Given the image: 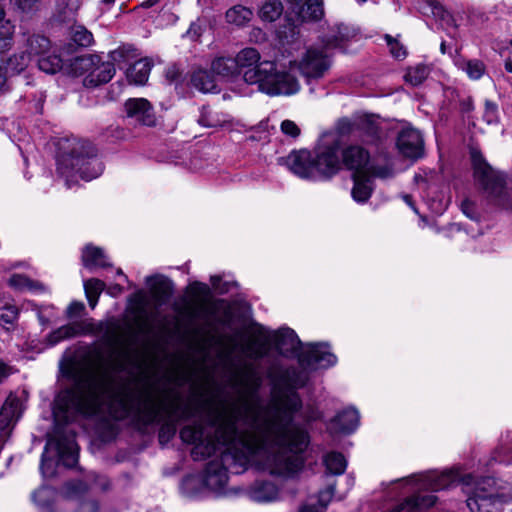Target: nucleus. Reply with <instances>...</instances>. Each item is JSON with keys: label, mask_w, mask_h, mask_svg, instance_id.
<instances>
[{"label": "nucleus", "mask_w": 512, "mask_h": 512, "mask_svg": "<svg viewBox=\"0 0 512 512\" xmlns=\"http://www.w3.org/2000/svg\"><path fill=\"white\" fill-rule=\"evenodd\" d=\"M237 384L240 402L211 405L206 401L207 427L199 422L180 430L182 441L194 444L191 456L195 461L214 457L204 475L205 485L212 490L226 485L229 470L238 474L249 466L293 477L303 469V454L310 444L308 432L294 423L303 406L295 390L280 391L267 405H260L262 377L252 366Z\"/></svg>", "instance_id": "obj_1"}, {"label": "nucleus", "mask_w": 512, "mask_h": 512, "mask_svg": "<svg viewBox=\"0 0 512 512\" xmlns=\"http://www.w3.org/2000/svg\"><path fill=\"white\" fill-rule=\"evenodd\" d=\"M117 397L125 414L135 413L144 425L162 424L159 430L161 444L173 438L179 421L197 414V408L191 402H183L181 396L171 390L156 395L154 388L147 386L138 392L125 390Z\"/></svg>", "instance_id": "obj_2"}, {"label": "nucleus", "mask_w": 512, "mask_h": 512, "mask_svg": "<svg viewBox=\"0 0 512 512\" xmlns=\"http://www.w3.org/2000/svg\"><path fill=\"white\" fill-rule=\"evenodd\" d=\"M127 369V359L119 354L104 363L97 375L78 382L73 388L61 391L55 399L54 416L68 421L73 414H91L100 406L103 396L114 382V374Z\"/></svg>", "instance_id": "obj_3"}, {"label": "nucleus", "mask_w": 512, "mask_h": 512, "mask_svg": "<svg viewBox=\"0 0 512 512\" xmlns=\"http://www.w3.org/2000/svg\"><path fill=\"white\" fill-rule=\"evenodd\" d=\"M235 60L239 75L248 85H256L257 90L270 96L293 95L300 90V84L289 72L278 71L271 61H261L256 48L247 47L240 50Z\"/></svg>", "instance_id": "obj_4"}, {"label": "nucleus", "mask_w": 512, "mask_h": 512, "mask_svg": "<svg viewBox=\"0 0 512 512\" xmlns=\"http://www.w3.org/2000/svg\"><path fill=\"white\" fill-rule=\"evenodd\" d=\"M405 480L415 483L420 490L430 491H440L462 483L463 491L467 494L466 504L471 512H500L502 510V501L497 495L486 490L485 481L476 483L473 489L469 488L472 481L471 475L460 479L458 473L454 471L427 472L410 476Z\"/></svg>", "instance_id": "obj_5"}, {"label": "nucleus", "mask_w": 512, "mask_h": 512, "mask_svg": "<svg viewBox=\"0 0 512 512\" xmlns=\"http://www.w3.org/2000/svg\"><path fill=\"white\" fill-rule=\"evenodd\" d=\"M59 151L57 171L66 179L68 187L77 176L90 181L102 174V162L96 155L95 147L89 141L75 137L63 139L59 142Z\"/></svg>", "instance_id": "obj_6"}, {"label": "nucleus", "mask_w": 512, "mask_h": 512, "mask_svg": "<svg viewBox=\"0 0 512 512\" xmlns=\"http://www.w3.org/2000/svg\"><path fill=\"white\" fill-rule=\"evenodd\" d=\"M274 341L278 352L285 357H297L305 369L329 368L337 362L327 343H310L302 350L303 344L295 331L283 327L274 332Z\"/></svg>", "instance_id": "obj_7"}, {"label": "nucleus", "mask_w": 512, "mask_h": 512, "mask_svg": "<svg viewBox=\"0 0 512 512\" xmlns=\"http://www.w3.org/2000/svg\"><path fill=\"white\" fill-rule=\"evenodd\" d=\"M470 154L476 183L492 202L512 211V188L504 187L503 174L495 171L479 151L472 149Z\"/></svg>", "instance_id": "obj_8"}, {"label": "nucleus", "mask_w": 512, "mask_h": 512, "mask_svg": "<svg viewBox=\"0 0 512 512\" xmlns=\"http://www.w3.org/2000/svg\"><path fill=\"white\" fill-rule=\"evenodd\" d=\"M54 450L59 462L66 467H73L78 461V446L75 434L63 427H56L54 433L48 436L41 456L40 471L45 478L55 475V462L47 457V453Z\"/></svg>", "instance_id": "obj_9"}, {"label": "nucleus", "mask_w": 512, "mask_h": 512, "mask_svg": "<svg viewBox=\"0 0 512 512\" xmlns=\"http://www.w3.org/2000/svg\"><path fill=\"white\" fill-rule=\"evenodd\" d=\"M109 57L112 62H103L98 55H88L77 58V62L82 68L89 70L84 79V84L89 87H96L109 82L114 74V63L127 62L136 57V50L131 46H121L111 51Z\"/></svg>", "instance_id": "obj_10"}, {"label": "nucleus", "mask_w": 512, "mask_h": 512, "mask_svg": "<svg viewBox=\"0 0 512 512\" xmlns=\"http://www.w3.org/2000/svg\"><path fill=\"white\" fill-rule=\"evenodd\" d=\"M340 153L341 143L339 138L329 135L321 140L313 157L315 181L328 180L341 170Z\"/></svg>", "instance_id": "obj_11"}, {"label": "nucleus", "mask_w": 512, "mask_h": 512, "mask_svg": "<svg viewBox=\"0 0 512 512\" xmlns=\"http://www.w3.org/2000/svg\"><path fill=\"white\" fill-rule=\"evenodd\" d=\"M332 64L331 57L323 48H309L299 61L290 63L292 69H297L303 77L310 81L324 77Z\"/></svg>", "instance_id": "obj_12"}, {"label": "nucleus", "mask_w": 512, "mask_h": 512, "mask_svg": "<svg viewBox=\"0 0 512 512\" xmlns=\"http://www.w3.org/2000/svg\"><path fill=\"white\" fill-rule=\"evenodd\" d=\"M109 487V481L105 476L98 475L96 472H89L84 480L74 479L64 483L61 489L63 498L71 501H81L90 490L100 488L106 490Z\"/></svg>", "instance_id": "obj_13"}, {"label": "nucleus", "mask_w": 512, "mask_h": 512, "mask_svg": "<svg viewBox=\"0 0 512 512\" xmlns=\"http://www.w3.org/2000/svg\"><path fill=\"white\" fill-rule=\"evenodd\" d=\"M280 162L296 176L315 181L314 158L308 150L292 151L285 158H280Z\"/></svg>", "instance_id": "obj_14"}, {"label": "nucleus", "mask_w": 512, "mask_h": 512, "mask_svg": "<svg viewBox=\"0 0 512 512\" xmlns=\"http://www.w3.org/2000/svg\"><path fill=\"white\" fill-rule=\"evenodd\" d=\"M127 118L135 124L154 126L156 116L151 103L145 98H129L124 104Z\"/></svg>", "instance_id": "obj_15"}, {"label": "nucleus", "mask_w": 512, "mask_h": 512, "mask_svg": "<svg viewBox=\"0 0 512 512\" xmlns=\"http://www.w3.org/2000/svg\"><path fill=\"white\" fill-rule=\"evenodd\" d=\"M342 164L354 171L353 174L374 173L375 169L370 164V155L367 150L358 145L348 146L341 152Z\"/></svg>", "instance_id": "obj_16"}, {"label": "nucleus", "mask_w": 512, "mask_h": 512, "mask_svg": "<svg viewBox=\"0 0 512 512\" xmlns=\"http://www.w3.org/2000/svg\"><path fill=\"white\" fill-rule=\"evenodd\" d=\"M22 414L20 399L10 394L0 409V432L3 437H8Z\"/></svg>", "instance_id": "obj_17"}, {"label": "nucleus", "mask_w": 512, "mask_h": 512, "mask_svg": "<svg viewBox=\"0 0 512 512\" xmlns=\"http://www.w3.org/2000/svg\"><path fill=\"white\" fill-rule=\"evenodd\" d=\"M397 147L399 152L412 159H417L423 152V140L420 132L413 128H404L398 135Z\"/></svg>", "instance_id": "obj_18"}, {"label": "nucleus", "mask_w": 512, "mask_h": 512, "mask_svg": "<svg viewBox=\"0 0 512 512\" xmlns=\"http://www.w3.org/2000/svg\"><path fill=\"white\" fill-rule=\"evenodd\" d=\"M31 60L24 51L11 55L5 61L0 57V91L6 84L7 76L21 73L28 67Z\"/></svg>", "instance_id": "obj_19"}, {"label": "nucleus", "mask_w": 512, "mask_h": 512, "mask_svg": "<svg viewBox=\"0 0 512 512\" xmlns=\"http://www.w3.org/2000/svg\"><path fill=\"white\" fill-rule=\"evenodd\" d=\"M382 176L374 171V173L353 174L354 185L351 191V196L354 201L358 203H365L373 192V179L372 176Z\"/></svg>", "instance_id": "obj_20"}, {"label": "nucleus", "mask_w": 512, "mask_h": 512, "mask_svg": "<svg viewBox=\"0 0 512 512\" xmlns=\"http://www.w3.org/2000/svg\"><path fill=\"white\" fill-rule=\"evenodd\" d=\"M359 421V412L354 408H347L331 420L330 429L335 432L350 434L357 429Z\"/></svg>", "instance_id": "obj_21"}, {"label": "nucleus", "mask_w": 512, "mask_h": 512, "mask_svg": "<svg viewBox=\"0 0 512 512\" xmlns=\"http://www.w3.org/2000/svg\"><path fill=\"white\" fill-rule=\"evenodd\" d=\"M146 282L156 304L165 305L173 294V283L164 276L147 277Z\"/></svg>", "instance_id": "obj_22"}, {"label": "nucleus", "mask_w": 512, "mask_h": 512, "mask_svg": "<svg viewBox=\"0 0 512 512\" xmlns=\"http://www.w3.org/2000/svg\"><path fill=\"white\" fill-rule=\"evenodd\" d=\"M293 11L300 21H317L324 15L323 0H307L304 4L294 3Z\"/></svg>", "instance_id": "obj_23"}, {"label": "nucleus", "mask_w": 512, "mask_h": 512, "mask_svg": "<svg viewBox=\"0 0 512 512\" xmlns=\"http://www.w3.org/2000/svg\"><path fill=\"white\" fill-rule=\"evenodd\" d=\"M89 331L88 327L83 322H73L63 325L48 335V343L56 345L59 342L75 336L84 335Z\"/></svg>", "instance_id": "obj_24"}, {"label": "nucleus", "mask_w": 512, "mask_h": 512, "mask_svg": "<svg viewBox=\"0 0 512 512\" xmlns=\"http://www.w3.org/2000/svg\"><path fill=\"white\" fill-rule=\"evenodd\" d=\"M82 263L83 266L89 270L111 266L104 251L93 245H86L84 247L82 251Z\"/></svg>", "instance_id": "obj_25"}, {"label": "nucleus", "mask_w": 512, "mask_h": 512, "mask_svg": "<svg viewBox=\"0 0 512 512\" xmlns=\"http://www.w3.org/2000/svg\"><path fill=\"white\" fill-rule=\"evenodd\" d=\"M454 65L473 81L481 79L486 73V65L479 59H467L459 55L454 58Z\"/></svg>", "instance_id": "obj_26"}, {"label": "nucleus", "mask_w": 512, "mask_h": 512, "mask_svg": "<svg viewBox=\"0 0 512 512\" xmlns=\"http://www.w3.org/2000/svg\"><path fill=\"white\" fill-rule=\"evenodd\" d=\"M23 48L27 55L31 57L41 56L48 52L50 48V40L40 34L23 33Z\"/></svg>", "instance_id": "obj_27"}, {"label": "nucleus", "mask_w": 512, "mask_h": 512, "mask_svg": "<svg viewBox=\"0 0 512 512\" xmlns=\"http://www.w3.org/2000/svg\"><path fill=\"white\" fill-rule=\"evenodd\" d=\"M211 69L227 81H233L239 76L235 57H218L212 61Z\"/></svg>", "instance_id": "obj_28"}, {"label": "nucleus", "mask_w": 512, "mask_h": 512, "mask_svg": "<svg viewBox=\"0 0 512 512\" xmlns=\"http://www.w3.org/2000/svg\"><path fill=\"white\" fill-rule=\"evenodd\" d=\"M251 498L257 502H271L278 497V488L269 481H257L251 489Z\"/></svg>", "instance_id": "obj_29"}, {"label": "nucleus", "mask_w": 512, "mask_h": 512, "mask_svg": "<svg viewBox=\"0 0 512 512\" xmlns=\"http://www.w3.org/2000/svg\"><path fill=\"white\" fill-rule=\"evenodd\" d=\"M152 64L146 59L135 61L127 70V79L136 85H143L148 80Z\"/></svg>", "instance_id": "obj_30"}, {"label": "nucleus", "mask_w": 512, "mask_h": 512, "mask_svg": "<svg viewBox=\"0 0 512 512\" xmlns=\"http://www.w3.org/2000/svg\"><path fill=\"white\" fill-rule=\"evenodd\" d=\"M191 84L195 89L203 93H216L219 91L214 77L206 70L199 69L194 71L191 75Z\"/></svg>", "instance_id": "obj_31"}, {"label": "nucleus", "mask_w": 512, "mask_h": 512, "mask_svg": "<svg viewBox=\"0 0 512 512\" xmlns=\"http://www.w3.org/2000/svg\"><path fill=\"white\" fill-rule=\"evenodd\" d=\"M253 15L252 9L243 5H235L226 11L225 18L229 24L242 27L252 20Z\"/></svg>", "instance_id": "obj_32"}, {"label": "nucleus", "mask_w": 512, "mask_h": 512, "mask_svg": "<svg viewBox=\"0 0 512 512\" xmlns=\"http://www.w3.org/2000/svg\"><path fill=\"white\" fill-rule=\"evenodd\" d=\"M437 234H443L447 237H459L471 235L475 238L484 233L481 226H435Z\"/></svg>", "instance_id": "obj_33"}, {"label": "nucleus", "mask_w": 512, "mask_h": 512, "mask_svg": "<svg viewBox=\"0 0 512 512\" xmlns=\"http://www.w3.org/2000/svg\"><path fill=\"white\" fill-rule=\"evenodd\" d=\"M323 464L326 468V474L342 475L347 467V461L340 452H328L323 456Z\"/></svg>", "instance_id": "obj_34"}, {"label": "nucleus", "mask_w": 512, "mask_h": 512, "mask_svg": "<svg viewBox=\"0 0 512 512\" xmlns=\"http://www.w3.org/2000/svg\"><path fill=\"white\" fill-rule=\"evenodd\" d=\"M15 26L8 19H5V11L0 5V52L11 48Z\"/></svg>", "instance_id": "obj_35"}, {"label": "nucleus", "mask_w": 512, "mask_h": 512, "mask_svg": "<svg viewBox=\"0 0 512 512\" xmlns=\"http://www.w3.org/2000/svg\"><path fill=\"white\" fill-rule=\"evenodd\" d=\"M227 122V117L225 114L214 111L209 107L203 106L200 110V116L198 118V123L207 128H216L222 126Z\"/></svg>", "instance_id": "obj_36"}, {"label": "nucleus", "mask_w": 512, "mask_h": 512, "mask_svg": "<svg viewBox=\"0 0 512 512\" xmlns=\"http://www.w3.org/2000/svg\"><path fill=\"white\" fill-rule=\"evenodd\" d=\"M282 13L283 5L279 0H267L258 10V16L264 22H274Z\"/></svg>", "instance_id": "obj_37"}, {"label": "nucleus", "mask_w": 512, "mask_h": 512, "mask_svg": "<svg viewBox=\"0 0 512 512\" xmlns=\"http://www.w3.org/2000/svg\"><path fill=\"white\" fill-rule=\"evenodd\" d=\"M431 69L428 65L419 63L407 68L404 79L413 86L422 84L429 76Z\"/></svg>", "instance_id": "obj_38"}, {"label": "nucleus", "mask_w": 512, "mask_h": 512, "mask_svg": "<svg viewBox=\"0 0 512 512\" xmlns=\"http://www.w3.org/2000/svg\"><path fill=\"white\" fill-rule=\"evenodd\" d=\"M70 38L73 44L69 45V51L74 50L75 46L88 47L93 42V35L84 26L74 25L70 29Z\"/></svg>", "instance_id": "obj_39"}, {"label": "nucleus", "mask_w": 512, "mask_h": 512, "mask_svg": "<svg viewBox=\"0 0 512 512\" xmlns=\"http://www.w3.org/2000/svg\"><path fill=\"white\" fill-rule=\"evenodd\" d=\"M8 285L18 291L30 290H44V286L37 282L29 279L25 275L22 274H13L8 280Z\"/></svg>", "instance_id": "obj_40"}, {"label": "nucleus", "mask_w": 512, "mask_h": 512, "mask_svg": "<svg viewBox=\"0 0 512 512\" xmlns=\"http://www.w3.org/2000/svg\"><path fill=\"white\" fill-rule=\"evenodd\" d=\"M105 289V283L102 280L91 278L84 281V290L91 308H95L101 292Z\"/></svg>", "instance_id": "obj_41"}, {"label": "nucleus", "mask_w": 512, "mask_h": 512, "mask_svg": "<svg viewBox=\"0 0 512 512\" xmlns=\"http://www.w3.org/2000/svg\"><path fill=\"white\" fill-rule=\"evenodd\" d=\"M241 351L250 359L259 360L268 353L267 342L249 341L241 346Z\"/></svg>", "instance_id": "obj_42"}, {"label": "nucleus", "mask_w": 512, "mask_h": 512, "mask_svg": "<svg viewBox=\"0 0 512 512\" xmlns=\"http://www.w3.org/2000/svg\"><path fill=\"white\" fill-rule=\"evenodd\" d=\"M63 60L59 55H41L38 60V67L41 71L48 74H55L62 68Z\"/></svg>", "instance_id": "obj_43"}, {"label": "nucleus", "mask_w": 512, "mask_h": 512, "mask_svg": "<svg viewBox=\"0 0 512 512\" xmlns=\"http://www.w3.org/2000/svg\"><path fill=\"white\" fill-rule=\"evenodd\" d=\"M19 311L14 305H8L0 311V326L9 331L18 319Z\"/></svg>", "instance_id": "obj_44"}, {"label": "nucleus", "mask_w": 512, "mask_h": 512, "mask_svg": "<svg viewBox=\"0 0 512 512\" xmlns=\"http://www.w3.org/2000/svg\"><path fill=\"white\" fill-rule=\"evenodd\" d=\"M336 491V484H329L325 489L320 490L317 494V503L315 504L324 512L327 511L328 505L331 502Z\"/></svg>", "instance_id": "obj_45"}, {"label": "nucleus", "mask_w": 512, "mask_h": 512, "mask_svg": "<svg viewBox=\"0 0 512 512\" xmlns=\"http://www.w3.org/2000/svg\"><path fill=\"white\" fill-rule=\"evenodd\" d=\"M430 7L433 16L438 18L442 22V24H446L447 26L453 27L456 26L455 20L452 17V15L447 10H445L441 4L437 2H432Z\"/></svg>", "instance_id": "obj_46"}, {"label": "nucleus", "mask_w": 512, "mask_h": 512, "mask_svg": "<svg viewBox=\"0 0 512 512\" xmlns=\"http://www.w3.org/2000/svg\"><path fill=\"white\" fill-rule=\"evenodd\" d=\"M385 39L387 41V45L390 49V53L396 59H403L406 57V49L405 47L399 43L398 40L392 38L390 35H386Z\"/></svg>", "instance_id": "obj_47"}, {"label": "nucleus", "mask_w": 512, "mask_h": 512, "mask_svg": "<svg viewBox=\"0 0 512 512\" xmlns=\"http://www.w3.org/2000/svg\"><path fill=\"white\" fill-rule=\"evenodd\" d=\"M483 118L488 124H494L498 122V107L494 102L489 100L485 101Z\"/></svg>", "instance_id": "obj_48"}, {"label": "nucleus", "mask_w": 512, "mask_h": 512, "mask_svg": "<svg viewBox=\"0 0 512 512\" xmlns=\"http://www.w3.org/2000/svg\"><path fill=\"white\" fill-rule=\"evenodd\" d=\"M99 505L98 502L94 499H86L85 497L78 501V507L76 512H98Z\"/></svg>", "instance_id": "obj_49"}, {"label": "nucleus", "mask_w": 512, "mask_h": 512, "mask_svg": "<svg viewBox=\"0 0 512 512\" xmlns=\"http://www.w3.org/2000/svg\"><path fill=\"white\" fill-rule=\"evenodd\" d=\"M204 30L205 24L200 19H197L191 23L186 34L191 40H197L202 35Z\"/></svg>", "instance_id": "obj_50"}, {"label": "nucleus", "mask_w": 512, "mask_h": 512, "mask_svg": "<svg viewBox=\"0 0 512 512\" xmlns=\"http://www.w3.org/2000/svg\"><path fill=\"white\" fill-rule=\"evenodd\" d=\"M42 0H10L11 4L22 12L32 11Z\"/></svg>", "instance_id": "obj_51"}, {"label": "nucleus", "mask_w": 512, "mask_h": 512, "mask_svg": "<svg viewBox=\"0 0 512 512\" xmlns=\"http://www.w3.org/2000/svg\"><path fill=\"white\" fill-rule=\"evenodd\" d=\"M281 131L283 134L296 138L300 135V128L292 120H284L281 123Z\"/></svg>", "instance_id": "obj_52"}, {"label": "nucleus", "mask_w": 512, "mask_h": 512, "mask_svg": "<svg viewBox=\"0 0 512 512\" xmlns=\"http://www.w3.org/2000/svg\"><path fill=\"white\" fill-rule=\"evenodd\" d=\"M189 290L192 294L199 297H207L210 294V288L207 284L195 281L189 285Z\"/></svg>", "instance_id": "obj_53"}, {"label": "nucleus", "mask_w": 512, "mask_h": 512, "mask_svg": "<svg viewBox=\"0 0 512 512\" xmlns=\"http://www.w3.org/2000/svg\"><path fill=\"white\" fill-rule=\"evenodd\" d=\"M212 288L219 294L227 293L230 289L228 282H221V276L213 275L210 278Z\"/></svg>", "instance_id": "obj_54"}, {"label": "nucleus", "mask_w": 512, "mask_h": 512, "mask_svg": "<svg viewBox=\"0 0 512 512\" xmlns=\"http://www.w3.org/2000/svg\"><path fill=\"white\" fill-rule=\"evenodd\" d=\"M461 210L471 221L479 220L477 217V212H476L475 206L471 201H469V200L463 201L461 204Z\"/></svg>", "instance_id": "obj_55"}, {"label": "nucleus", "mask_w": 512, "mask_h": 512, "mask_svg": "<svg viewBox=\"0 0 512 512\" xmlns=\"http://www.w3.org/2000/svg\"><path fill=\"white\" fill-rule=\"evenodd\" d=\"M83 309H84L83 303L73 302L67 308V315H68V317H73L75 315L80 314Z\"/></svg>", "instance_id": "obj_56"}, {"label": "nucleus", "mask_w": 512, "mask_h": 512, "mask_svg": "<svg viewBox=\"0 0 512 512\" xmlns=\"http://www.w3.org/2000/svg\"><path fill=\"white\" fill-rule=\"evenodd\" d=\"M320 418H321V413L315 408L308 409L304 415V419L307 422L316 421Z\"/></svg>", "instance_id": "obj_57"}, {"label": "nucleus", "mask_w": 512, "mask_h": 512, "mask_svg": "<svg viewBox=\"0 0 512 512\" xmlns=\"http://www.w3.org/2000/svg\"><path fill=\"white\" fill-rule=\"evenodd\" d=\"M12 373V368L0 361V384Z\"/></svg>", "instance_id": "obj_58"}, {"label": "nucleus", "mask_w": 512, "mask_h": 512, "mask_svg": "<svg viewBox=\"0 0 512 512\" xmlns=\"http://www.w3.org/2000/svg\"><path fill=\"white\" fill-rule=\"evenodd\" d=\"M298 512H324V511H323V509H320L315 504L305 503L300 506Z\"/></svg>", "instance_id": "obj_59"}, {"label": "nucleus", "mask_w": 512, "mask_h": 512, "mask_svg": "<svg viewBox=\"0 0 512 512\" xmlns=\"http://www.w3.org/2000/svg\"><path fill=\"white\" fill-rule=\"evenodd\" d=\"M461 110L465 113L467 112H470L471 110H473L474 106H473V101L471 98H466V99H463L461 101Z\"/></svg>", "instance_id": "obj_60"}, {"label": "nucleus", "mask_w": 512, "mask_h": 512, "mask_svg": "<svg viewBox=\"0 0 512 512\" xmlns=\"http://www.w3.org/2000/svg\"><path fill=\"white\" fill-rule=\"evenodd\" d=\"M161 0H145L143 3H142V6L145 7V8H150L156 4H158Z\"/></svg>", "instance_id": "obj_61"}, {"label": "nucleus", "mask_w": 512, "mask_h": 512, "mask_svg": "<svg viewBox=\"0 0 512 512\" xmlns=\"http://www.w3.org/2000/svg\"><path fill=\"white\" fill-rule=\"evenodd\" d=\"M340 125H341V130L342 132L344 131H349L350 130V122L348 120H343L340 122Z\"/></svg>", "instance_id": "obj_62"}, {"label": "nucleus", "mask_w": 512, "mask_h": 512, "mask_svg": "<svg viewBox=\"0 0 512 512\" xmlns=\"http://www.w3.org/2000/svg\"><path fill=\"white\" fill-rule=\"evenodd\" d=\"M505 69L507 72L512 73V60L508 59L505 61Z\"/></svg>", "instance_id": "obj_63"}, {"label": "nucleus", "mask_w": 512, "mask_h": 512, "mask_svg": "<svg viewBox=\"0 0 512 512\" xmlns=\"http://www.w3.org/2000/svg\"><path fill=\"white\" fill-rule=\"evenodd\" d=\"M167 76H168L171 80H175V78H176V72H175V71H168V72H167Z\"/></svg>", "instance_id": "obj_64"}]
</instances>
